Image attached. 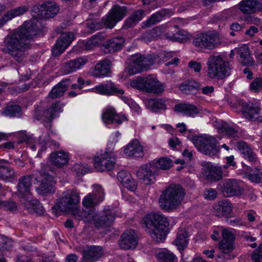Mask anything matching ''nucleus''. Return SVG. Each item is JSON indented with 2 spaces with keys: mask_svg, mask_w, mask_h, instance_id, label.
I'll use <instances>...</instances> for the list:
<instances>
[{
  "mask_svg": "<svg viewBox=\"0 0 262 262\" xmlns=\"http://www.w3.org/2000/svg\"><path fill=\"white\" fill-rule=\"evenodd\" d=\"M38 31L39 28L35 23L32 21L25 22L21 27L13 30L4 37L1 51L18 63L23 62L31 48L30 40Z\"/></svg>",
  "mask_w": 262,
  "mask_h": 262,
  "instance_id": "1",
  "label": "nucleus"
},
{
  "mask_svg": "<svg viewBox=\"0 0 262 262\" xmlns=\"http://www.w3.org/2000/svg\"><path fill=\"white\" fill-rule=\"evenodd\" d=\"M143 222L147 233L154 241L160 243L165 239L169 224L165 215L160 213H151L143 219Z\"/></svg>",
  "mask_w": 262,
  "mask_h": 262,
  "instance_id": "2",
  "label": "nucleus"
},
{
  "mask_svg": "<svg viewBox=\"0 0 262 262\" xmlns=\"http://www.w3.org/2000/svg\"><path fill=\"white\" fill-rule=\"evenodd\" d=\"M74 216L76 220L83 221L85 223H92L97 229L110 226L115 220L114 212L110 209H105L97 214L95 209H92L89 212L85 210H76Z\"/></svg>",
  "mask_w": 262,
  "mask_h": 262,
  "instance_id": "3",
  "label": "nucleus"
},
{
  "mask_svg": "<svg viewBox=\"0 0 262 262\" xmlns=\"http://www.w3.org/2000/svg\"><path fill=\"white\" fill-rule=\"evenodd\" d=\"M172 166V160L167 157H163L159 159L156 162L141 166L136 171L137 176L145 185L153 183L155 180V175L157 169L167 170Z\"/></svg>",
  "mask_w": 262,
  "mask_h": 262,
  "instance_id": "4",
  "label": "nucleus"
},
{
  "mask_svg": "<svg viewBox=\"0 0 262 262\" xmlns=\"http://www.w3.org/2000/svg\"><path fill=\"white\" fill-rule=\"evenodd\" d=\"M184 195V190L180 185H171L160 195V206L166 211L175 209L181 203Z\"/></svg>",
  "mask_w": 262,
  "mask_h": 262,
  "instance_id": "5",
  "label": "nucleus"
},
{
  "mask_svg": "<svg viewBox=\"0 0 262 262\" xmlns=\"http://www.w3.org/2000/svg\"><path fill=\"white\" fill-rule=\"evenodd\" d=\"M207 65V75L210 78L222 80L230 75V63L221 55L210 56Z\"/></svg>",
  "mask_w": 262,
  "mask_h": 262,
  "instance_id": "6",
  "label": "nucleus"
},
{
  "mask_svg": "<svg viewBox=\"0 0 262 262\" xmlns=\"http://www.w3.org/2000/svg\"><path fill=\"white\" fill-rule=\"evenodd\" d=\"M130 85L142 92L159 95L164 91L165 85L156 77L149 75L146 77H138L130 81Z\"/></svg>",
  "mask_w": 262,
  "mask_h": 262,
  "instance_id": "7",
  "label": "nucleus"
},
{
  "mask_svg": "<svg viewBox=\"0 0 262 262\" xmlns=\"http://www.w3.org/2000/svg\"><path fill=\"white\" fill-rule=\"evenodd\" d=\"M80 202V196L76 190L69 189L62 192L52 207V212L58 215L61 212H67L76 207Z\"/></svg>",
  "mask_w": 262,
  "mask_h": 262,
  "instance_id": "8",
  "label": "nucleus"
},
{
  "mask_svg": "<svg viewBox=\"0 0 262 262\" xmlns=\"http://www.w3.org/2000/svg\"><path fill=\"white\" fill-rule=\"evenodd\" d=\"M63 103L59 101H56L52 103L51 106L47 110L41 106H37L34 109L33 118L36 120H42L46 126V124L50 123L57 117L58 114L62 111Z\"/></svg>",
  "mask_w": 262,
  "mask_h": 262,
  "instance_id": "9",
  "label": "nucleus"
},
{
  "mask_svg": "<svg viewBox=\"0 0 262 262\" xmlns=\"http://www.w3.org/2000/svg\"><path fill=\"white\" fill-rule=\"evenodd\" d=\"M193 143L198 150L205 155L212 157L220 151L219 143L213 137L194 138Z\"/></svg>",
  "mask_w": 262,
  "mask_h": 262,
  "instance_id": "10",
  "label": "nucleus"
},
{
  "mask_svg": "<svg viewBox=\"0 0 262 262\" xmlns=\"http://www.w3.org/2000/svg\"><path fill=\"white\" fill-rule=\"evenodd\" d=\"M219 42V35L209 30L197 35L192 43L196 48L201 50H212L217 47Z\"/></svg>",
  "mask_w": 262,
  "mask_h": 262,
  "instance_id": "11",
  "label": "nucleus"
},
{
  "mask_svg": "<svg viewBox=\"0 0 262 262\" xmlns=\"http://www.w3.org/2000/svg\"><path fill=\"white\" fill-rule=\"evenodd\" d=\"M116 159L113 150L107 148L104 153L94 158V166L99 171H110L115 166Z\"/></svg>",
  "mask_w": 262,
  "mask_h": 262,
  "instance_id": "12",
  "label": "nucleus"
},
{
  "mask_svg": "<svg viewBox=\"0 0 262 262\" xmlns=\"http://www.w3.org/2000/svg\"><path fill=\"white\" fill-rule=\"evenodd\" d=\"M126 7L116 5L110 10L107 15L102 17V21L106 28L112 29L118 22L126 16Z\"/></svg>",
  "mask_w": 262,
  "mask_h": 262,
  "instance_id": "13",
  "label": "nucleus"
},
{
  "mask_svg": "<svg viewBox=\"0 0 262 262\" xmlns=\"http://www.w3.org/2000/svg\"><path fill=\"white\" fill-rule=\"evenodd\" d=\"M242 112L244 117L249 120H262L261 105L258 101L243 102L242 104Z\"/></svg>",
  "mask_w": 262,
  "mask_h": 262,
  "instance_id": "14",
  "label": "nucleus"
},
{
  "mask_svg": "<svg viewBox=\"0 0 262 262\" xmlns=\"http://www.w3.org/2000/svg\"><path fill=\"white\" fill-rule=\"evenodd\" d=\"M221 233L222 239L219 243V248L223 253L229 254L234 249L235 235L227 228L223 227L221 228Z\"/></svg>",
  "mask_w": 262,
  "mask_h": 262,
  "instance_id": "15",
  "label": "nucleus"
},
{
  "mask_svg": "<svg viewBox=\"0 0 262 262\" xmlns=\"http://www.w3.org/2000/svg\"><path fill=\"white\" fill-rule=\"evenodd\" d=\"M33 11L38 13L37 15L45 18H51L54 17L59 12L58 6L52 2H46L42 4L39 7L34 6Z\"/></svg>",
  "mask_w": 262,
  "mask_h": 262,
  "instance_id": "16",
  "label": "nucleus"
},
{
  "mask_svg": "<svg viewBox=\"0 0 262 262\" xmlns=\"http://www.w3.org/2000/svg\"><path fill=\"white\" fill-rule=\"evenodd\" d=\"M221 192L225 197H231L241 195L243 189L236 180L227 179L223 183Z\"/></svg>",
  "mask_w": 262,
  "mask_h": 262,
  "instance_id": "17",
  "label": "nucleus"
},
{
  "mask_svg": "<svg viewBox=\"0 0 262 262\" xmlns=\"http://www.w3.org/2000/svg\"><path fill=\"white\" fill-rule=\"evenodd\" d=\"M74 39V34L72 32L62 33L56 41L52 50L54 56H58L61 54Z\"/></svg>",
  "mask_w": 262,
  "mask_h": 262,
  "instance_id": "18",
  "label": "nucleus"
},
{
  "mask_svg": "<svg viewBox=\"0 0 262 262\" xmlns=\"http://www.w3.org/2000/svg\"><path fill=\"white\" fill-rule=\"evenodd\" d=\"M96 189L97 193H89L83 200L82 204L86 209H88V211L85 210L86 212L90 211L92 209H94L93 206L97 205L103 200L104 193L101 186H97Z\"/></svg>",
  "mask_w": 262,
  "mask_h": 262,
  "instance_id": "19",
  "label": "nucleus"
},
{
  "mask_svg": "<svg viewBox=\"0 0 262 262\" xmlns=\"http://www.w3.org/2000/svg\"><path fill=\"white\" fill-rule=\"evenodd\" d=\"M89 62V58L84 56L67 61L64 64L62 72L64 74L73 73L82 69Z\"/></svg>",
  "mask_w": 262,
  "mask_h": 262,
  "instance_id": "20",
  "label": "nucleus"
},
{
  "mask_svg": "<svg viewBox=\"0 0 262 262\" xmlns=\"http://www.w3.org/2000/svg\"><path fill=\"white\" fill-rule=\"evenodd\" d=\"M238 9L246 15L262 12V0H242L238 4Z\"/></svg>",
  "mask_w": 262,
  "mask_h": 262,
  "instance_id": "21",
  "label": "nucleus"
},
{
  "mask_svg": "<svg viewBox=\"0 0 262 262\" xmlns=\"http://www.w3.org/2000/svg\"><path fill=\"white\" fill-rule=\"evenodd\" d=\"M37 180L34 174L22 176L19 178L17 185V194L19 197L25 198L30 194L32 179Z\"/></svg>",
  "mask_w": 262,
  "mask_h": 262,
  "instance_id": "22",
  "label": "nucleus"
},
{
  "mask_svg": "<svg viewBox=\"0 0 262 262\" xmlns=\"http://www.w3.org/2000/svg\"><path fill=\"white\" fill-rule=\"evenodd\" d=\"M203 173L206 178L209 181H219L222 178L223 172L221 166H216L211 163L203 162Z\"/></svg>",
  "mask_w": 262,
  "mask_h": 262,
  "instance_id": "23",
  "label": "nucleus"
},
{
  "mask_svg": "<svg viewBox=\"0 0 262 262\" xmlns=\"http://www.w3.org/2000/svg\"><path fill=\"white\" fill-rule=\"evenodd\" d=\"M102 119L106 124L116 123L120 124L123 122L127 121V119L125 115H121L117 113L115 108L111 106L105 109L102 115Z\"/></svg>",
  "mask_w": 262,
  "mask_h": 262,
  "instance_id": "24",
  "label": "nucleus"
},
{
  "mask_svg": "<svg viewBox=\"0 0 262 262\" xmlns=\"http://www.w3.org/2000/svg\"><path fill=\"white\" fill-rule=\"evenodd\" d=\"M138 244L137 235L134 230L126 231L121 236L119 244L121 249H134Z\"/></svg>",
  "mask_w": 262,
  "mask_h": 262,
  "instance_id": "25",
  "label": "nucleus"
},
{
  "mask_svg": "<svg viewBox=\"0 0 262 262\" xmlns=\"http://www.w3.org/2000/svg\"><path fill=\"white\" fill-rule=\"evenodd\" d=\"M92 91L101 95L107 96L123 94L124 93L123 90L119 89L111 82H107L105 83L97 85L92 89Z\"/></svg>",
  "mask_w": 262,
  "mask_h": 262,
  "instance_id": "26",
  "label": "nucleus"
},
{
  "mask_svg": "<svg viewBox=\"0 0 262 262\" xmlns=\"http://www.w3.org/2000/svg\"><path fill=\"white\" fill-rule=\"evenodd\" d=\"M125 41L121 36H118L107 40L103 45L105 53H112L120 51Z\"/></svg>",
  "mask_w": 262,
  "mask_h": 262,
  "instance_id": "27",
  "label": "nucleus"
},
{
  "mask_svg": "<svg viewBox=\"0 0 262 262\" xmlns=\"http://www.w3.org/2000/svg\"><path fill=\"white\" fill-rule=\"evenodd\" d=\"M70 83L71 80L69 78L63 79L52 88L48 97L55 99L63 96Z\"/></svg>",
  "mask_w": 262,
  "mask_h": 262,
  "instance_id": "28",
  "label": "nucleus"
},
{
  "mask_svg": "<svg viewBox=\"0 0 262 262\" xmlns=\"http://www.w3.org/2000/svg\"><path fill=\"white\" fill-rule=\"evenodd\" d=\"M102 249L99 246L88 247L83 251V262H94L97 260L102 255Z\"/></svg>",
  "mask_w": 262,
  "mask_h": 262,
  "instance_id": "29",
  "label": "nucleus"
},
{
  "mask_svg": "<svg viewBox=\"0 0 262 262\" xmlns=\"http://www.w3.org/2000/svg\"><path fill=\"white\" fill-rule=\"evenodd\" d=\"M124 153L128 157L136 158L142 157L144 156L143 147L137 140L129 142L124 148Z\"/></svg>",
  "mask_w": 262,
  "mask_h": 262,
  "instance_id": "30",
  "label": "nucleus"
},
{
  "mask_svg": "<svg viewBox=\"0 0 262 262\" xmlns=\"http://www.w3.org/2000/svg\"><path fill=\"white\" fill-rule=\"evenodd\" d=\"M111 61L107 59L100 61L95 65L92 72V75L95 77L107 76L111 72Z\"/></svg>",
  "mask_w": 262,
  "mask_h": 262,
  "instance_id": "31",
  "label": "nucleus"
},
{
  "mask_svg": "<svg viewBox=\"0 0 262 262\" xmlns=\"http://www.w3.org/2000/svg\"><path fill=\"white\" fill-rule=\"evenodd\" d=\"M174 110L178 113L191 117H194L200 113V111L195 105L190 103H180L176 104Z\"/></svg>",
  "mask_w": 262,
  "mask_h": 262,
  "instance_id": "32",
  "label": "nucleus"
},
{
  "mask_svg": "<svg viewBox=\"0 0 262 262\" xmlns=\"http://www.w3.org/2000/svg\"><path fill=\"white\" fill-rule=\"evenodd\" d=\"M165 36L169 40L180 42H183L187 38L183 31L178 30L177 25L169 27L167 32L165 34Z\"/></svg>",
  "mask_w": 262,
  "mask_h": 262,
  "instance_id": "33",
  "label": "nucleus"
},
{
  "mask_svg": "<svg viewBox=\"0 0 262 262\" xmlns=\"http://www.w3.org/2000/svg\"><path fill=\"white\" fill-rule=\"evenodd\" d=\"M50 160L52 164L58 167H61L69 161L68 153L64 151H56L50 155Z\"/></svg>",
  "mask_w": 262,
  "mask_h": 262,
  "instance_id": "34",
  "label": "nucleus"
},
{
  "mask_svg": "<svg viewBox=\"0 0 262 262\" xmlns=\"http://www.w3.org/2000/svg\"><path fill=\"white\" fill-rule=\"evenodd\" d=\"M236 53L239 56L240 62L245 66H252L253 61L251 57L249 49L247 46H243L235 48Z\"/></svg>",
  "mask_w": 262,
  "mask_h": 262,
  "instance_id": "35",
  "label": "nucleus"
},
{
  "mask_svg": "<svg viewBox=\"0 0 262 262\" xmlns=\"http://www.w3.org/2000/svg\"><path fill=\"white\" fill-rule=\"evenodd\" d=\"M144 14V11L142 9H139L134 11L125 20L123 27L127 29L135 26L142 19Z\"/></svg>",
  "mask_w": 262,
  "mask_h": 262,
  "instance_id": "36",
  "label": "nucleus"
},
{
  "mask_svg": "<svg viewBox=\"0 0 262 262\" xmlns=\"http://www.w3.org/2000/svg\"><path fill=\"white\" fill-rule=\"evenodd\" d=\"M28 10L26 6H21L8 11L0 19V28L2 27L7 21L14 18L15 17L23 14Z\"/></svg>",
  "mask_w": 262,
  "mask_h": 262,
  "instance_id": "37",
  "label": "nucleus"
},
{
  "mask_svg": "<svg viewBox=\"0 0 262 262\" xmlns=\"http://www.w3.org/2000/svg\"><path fill=\"white\" fill-rule=\"evenodd\" d=\"M214 212L217 216H223L229 214L232 210L231 204L226 200L219 202L214 205Z\"/></svg>",
  "mask_w": 262,
  "mask_h": 262,
  "instance_id": "38",
  "label": "nucleus"
},
{
  "mask_svg": "<svg viewBox=\"0 0 262 262\" xmlns=\"http://www.w3.org/2000/svg\"><path fill=\"white\" fill-rule=\"evenodd\" d=\"M168 14V11L165 9H162L153 14L147 20L142 23V28H147L160 22L162 19Z\"/></svg>",
  "mask_w": 262,
  "mask_h": 262,
  "instance_id": "39",
  "label": "nucleus"
},
{
  "mask_svg": "<svg viewBox=\"0 0 262 262\" xmlns=\"http://www.w3.org/2000/svg\"><path fill=\"white\" fill-rule=\"evenodd\" d=\"M237 148L244 156L245 158L252 163H257V159L256 155L252 151L248 144L243 141H239L237 144Z\"/></svg>",
  "mask_w": 262,
  "mask_h": 262,
  "instance_id": "40",
  "label": "nucleus"
},
{
  "mask_svg": "<svg viewBox=\"0 0 262 262\" xmlns=\"http://www.w3.org/2000/svg\"><path fill=\"white\" fill-rule=\"evenodd\" d=\"M133 57L137 62L139 63L138 64L141 68L142 71L148 70L155 62V59L151 55H135Z\"/></svg>",
  "mask_w": 262,
  "mask_h": 262,
  "instance_id": "41",
  "label": "nucleus"
},
{
  "mask_svg": "<svg viewBox=\"0 0 262 262\" xmlns=\"http://www.w3.org/2000/svg\"><path fill=\"white\" fill-rule=\"evenodd\" d=\"M173 243L179 250H184L188 245V232L186 231H179Z\"/></svg>",
  "mask_w": 262,
  "mask_h": 262,
  "instance_id": "42",
  "label": "nucleus"
},
{
  "mask_svg": "<svg viewBox=\"0 0 262 262\" xmlns=\"http://www.w3.org/2000/svg\"><path fill=\"white\" fill-rule=\"evenodd\" d=\"M200 89L201 84L194 80H189L180 86V90L186 94H193L196 91Z\"/></svg>",
  "mask_w": 262,
  "mask_h": 262,
  "instance_id": "43",
  "label": "nucleus"
},
{
  "mask_svg": "<svg viewBox=\"0 0 262 262\" xmlns=\"http://www.w3.org/2000/svg\"><path fill=\"white\" fill-rule=\"evenodd\" d=\"M165 29L164 26H157L150 30L145 32L143 38L146 41H150L161 36Z\"/></svg>",
  "mask_w": 262,
  "mask_h": 262,
  "instance_id": "44",
  "label": "nucleus"
},
{
  "mask_svg": "<svg viewBox=\"0 0 262 262\" xmlns=\"http://www.w3.org/2000/svg\"><path fill=\"white\" fill-rule=\"evenodd\" d=\"M147 106L153 112H157L159 110H166L167 107L165 101L162 99H150L147 103Z\"/></svg>",
  "mask_w": 262,
  "mask_h": 262,
  "instance_id": "45",
  "label": "nucleus"
},
{
  "mask_svg": "<svg viewBox=\"0 0 262 262\" xmlns=\"http://www.w3.org/2000/svg\"><path fill=\"white\" fill-rule=\"evenodd\" d=\"M0 178L8 182H12L16 179V177L12 168L0 165Z\"/></svg>",
  "mask_w": 262,
  "mask_h": 262,
  "instance_id": "46",
  "label": "nucleus"
},
{
  "mask_svg": "<svg viewBox=\"0 0 262 262\" xmlns=\"http://www.w3.org/2000/svg\"><path fill=\"white\" fill-rule=\"evenodd\" d=\"M160 262H177V258L174 254L167 249H163L157 254Z\"/></svg>",
  "mask_w": 262,
  "mask_h": 262,
  "instance_id": "47",
  "label": "nucleus"
},
{
  "mask_svg": "<svg viewBox=\"0 0 262 262\" xmlns=\"http://www.w3.org/2000/svg\"><path fill=\"white\" fill-rule=\"evenodd\" d=\"M26 208L28 211L32 214L43 215L45 212L42 205L37 201H31Z\"/></svg>",
  "mask_w": 262,
  "mask_h": 262,
  "instance_id": "48",
  "label": "nucleus"
},
{
  "mask_svg": "<svg viewBox=\"0 0 262 262\" xmlns=\"http://www.w3.org/2000/svg\"><path fill=\"white\" fill-rule=\"evenodd\" d=\"M102 36L100 35H94L92 38L86 42H83L84 49L90 50L99 45L102 40Z\"/></svg>",
  "mask_w": 262,
  "mask_h": 262,
  "instance_id": "49",
  "label": "nucleus"
},
{
  "mask_svg": "<svg viewBox=\"0 0 262 262\" xmlns=\"http://www.w3.org/2000/svg\"><path fill=\"white\" fill-rule=\"evenodd\" d=\"M218 128L222 133L230 137H235L237 136V130L225 122L220 124Z\"/></svg>",
  "mask_w": 262,
  "mask_h": 262,
  "instance_id": "50",
  "label": "nucleus"
},
{
  "mask_svg": "<svg viewBox=\"0 0 262 262\" xmlns=\"http://www.w3.org/2000/svg\"><path fill=\"white\" fill-rule=\"evenodd\" d=\"M253 172L248 174V179L252 182L262 183V171L258 167L252 170Z\"/></svg>",
  "mask_w": 262,
  "mask_h": 262,
  "instance_id": "51",
  "label": "nucleus"
},
{
  "mask_svg": "<svg viewBox=\"0 0 262 262\" xmlns=\"http://www.w3.org/2000/svg\"><path fill=\"white\" fill-rule=\"evenodd\" d=\"M21 108L17 105H10L6 107L3 114L10 117H16L19 115Z\"/></svg>",
  "mask_w": 262,
  "mask_h": 262,
  "instance_id": "52",
  "label": "nucleus"
},
{
  "mask_svg": "<svg viewBox=\"0 0 262 262\" xmlns=\"http://www.w3.org/2000/svg\"><path fill=\"white\" fill-rule=\"evenodd\" d=\"M54 183L41 182L38 189L39 193L42 194L52 193L55 191Z\"/></svg>",
  "mask_w": 262,
  "mask_h": 262,
  "instance_id": "53",
  "label": "nucleus"
},
{
  "mask_svg": "<svg viewBox=\"0 0 262 262\" xmlns=\"http://www.w3.org/2000/svg\"><path fill=\"white\" fill-rule=\"evenodd\" d=\"M139 63L137 62L134 57H133V62L128 66V73L130 75H134L141 72V68L139 66Z\"/></svg>",
  "mask_w": 262,
  "mask_h": 262,
  "instance_id": "54",
  "label": "nucleus"
},
{
  "mask_svg": "<svg viewBox=\"0 0 262 262\" xmlns=\"http://www.w3.org/2000/svg\"><path fill=\"white\" fill-rule=\"evenodd\" d=\"M12 241L3 235H0V250H8L12 247Z\"/></svg>",
  "mask_w": 262,
  "mask_h": 262,
  "instance_id": "55",
  "label": "nucleus"
},
{
  "mask_svg": "<svg viewBox=\"0 0 262 262\" xmlns=\"http://www.w3.org/2000/svg\"><path fill=\"white\" fill-rule=\"evenodd\" d=\"M250 90L253 92H257L262 90V78H256L250 84Z\"/></svg>",
  "mask_w": 262,
  "mask_h": 262,
  "instance_id": "56",
  "label": "nucleus"
},
{
  "mask_svg": "<svg viewBox=\"0 0 262 262\" xmlns=\"http://www.w3.org/2000/svg\"><path fill=\"white\" fill-rule=\"evenodd\" d=\"M251 257L254 262H262V244L252 253Z\"/></svg>",
  "mask_w": 262,
  "mask_h": 262,
  "instance_id": "57",
  "label": "nucleus"
},
{
  "mask_svg": "<svg viewBox=\"0 0 262 262\" xmlns=\"http://www.w3.org/2000/svg\"><path fill=\"white\" fill-rule=\"evenodd\" d=\"M204 198L208 200H214L217 196V192L215 189L212 188L206 189L204 191Z\"/></svg>",
  "mask_w": 262,
  "mask_h": 262,
  "instance_id": "58",
  "label": "nucleus"
},
{
  "mask_svg": "<svg viewBox=\"0 0 262 262\" xmlns=\"http://www.w3.org/2000/svg\"><path fill=\"white\" fill-rule=\"evenodd\" d=\"M19 143H26L27 144H32L34 142V139L31 137H28L25 132H20L18 134Z\"/></svg>",
  "mask_w": 262,
  "mask_h": 262,
  "instance_id": "59",
  "label": "nucleus"
},
{
  "mask_svg": "<svg viewBox=\"0 0 262 262\" xmlns=\"http://www.w3.org/2000/svg\"><path fill=\"white\" fill-rule=\"evenodd\" d=\"M130 176L131 175L125 170H121L117 174V178L122 185L130 179Z\"/></svg>",
  "mask_w": 262,
  "mask_h": 262,
  "instance_id": "60",
  "label": "nucleus"
},
{
  "mask_svg": "<svg viewBox=\"0 0 262 262\" xmlns=\"http://www.w3.org/2000/svg\"><path fill=\"white\" fill-rule=\"evenodd\" d=\"M123 185L130 191H134L136 190L137 187V182L132 178L130 176V179L127 180L126 182H125Z\"/></svg>",
  "mask_w": 262,
  "mask_h": 262,
  "instance_id": "61",
  "label": "nucleus"
},
{
  "mask_svg": "<svg viewBox=\"0 0 262 262\" xmlns=\"http://www.w3.org/2000/svg\"><path fill=\"white\" fill-rule=\"evenodd\" d=\"M1 204L2 208L6 210L13 211L17 208L16 203L13 201H4Z\"/></svg>",
  "mask_w": 262,
  "mask_h": 262,
  "instance_id": "62",
  "label": "nucleus"
},
{
  "mask_svg": "<svg viewBox=\"0 0 262 262\" xmlns=\"http://www.w3.org/2000/svg\"><path fill=\"white\" fill-rule=\"evenodd\" d=\"M41 177V182L54 183V177L53 176L45 171L40 172Z\"/></svg>",
  "mask_w": 262,
  "mask_h": 262,
  "instance_id": "63",
  "label": "nucleus"
},
{
  "mask_svg": "<svg viewBox=\"0 0 262 262\" xmlns=\"http://www.w3.org/2000/svg\"><path fill=\"white\" fill-rule=\"evenodd\" d=\"M104 26L103 22L102 23L97 21H93L88 24V28L92 31L102 29Z\"/></svg>",
  "mask_w": 262,
  "mask_h": 262,
  "instance_id": "64",
  "label": "nucleus"
}]
</instances>
